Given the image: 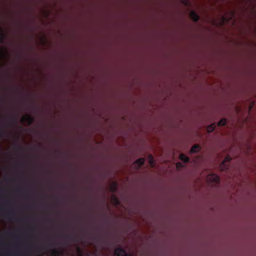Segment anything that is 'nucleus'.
<instances>
[{
    "instance_id": "nucleus-9",
    "label": "nucleus",
    "mask_w": 256,
    "mask_h": 256,
    "mask_svg": "<svg viewBox=\"0 0 256 256\" xmlns=\"http://www.w3.org/2000/svg\"><path fill=\"white\" fill-rule=\"evenodd\" d=\"M6 36L5 33L3 32V30L0 29V44H2L4 42V39L5 38Z\"/></svg>"
},
{
    "instance_id": "nucleus-14",
    "label": "nucleus",
    "mask_w": 256,
    "mask_h": 256,
    "mask_svg": "<svg viewBox=\"0 0 256 256\" xmlns=\"http://www.w3.org/2000/svg\"><path fill=\"white\" fill-rule=\"evenodd\" d=\"M112 201L114 202L116 205L118 206L120 204L119 200L114 195L112 196Z\"/></svg>"
},
{
    "instance_id": "nucleus-24",
    "label": "nucleus",
    "mask_w": 256,
    "mask_h": 256,
    "mask_svg": "<svg viewBox=\"0 0 256 256\" xmlns=\"http://www.w3.org/2000/svg\"><path fill=\"white\" fill-rule=\"evenodd\" d=\"M162 0H161V6H162ZM162 10H161V12H162Z\"/></svg>"
},
{
    "instance_id": "nucleus-25",
    "label": "nucleus",
    "mask_w": 256,
    "mask_h": 256,
    "mask_svg": "<svg viewBox=\"0 0 256 256\" xmlns=\"http://www.w3.org/2000/svg\"><path fill=\"white\" fill-rule=\"evenodd\" d=\"M252 109V106L250 107V110Z\"/></svg>"
},
{
    "instance_id": "nucleus-22",
    "label": "nucleus",
    "mask_w": 256,
    "mask_h": 256,
    "mask_svg": "<svg viewBox=\"0 0 256 256\" xmlns=\"http://www.w3.org/2000/svg\"><path fill=\"white\" fill-rule=\"evenodd\" d=\"M8 234H10V235H13L14 234V233L13 232H10L8 233Z\"/></svg>"
},
{
    "instance_id": "nucleus-21",
    "label": "nucleus",
    "mask_w": 256,
    "mask_h": 256,
    "mask_svg": "<svg viewBox=\"0 0 256 256\" xmlns=\"http://www.w3.org/2000/svg\"><path fill=\"white\" fill-rule=\"evenodd\" d=\"M54 253L56 254H58V252L56 250H54Z\"/></svg>"
},
{
    "instance_id": "nucleus-6",
    "label": "nucleus",
    "mask_w": 256,
    "mask_h": 256,
    "mask_svg": "<svg viewBox=\"0 0 256 256\" xmlns=\"http://www.w3.org/2000/svg\"><path fill=\"white\" fill-rule=\"evenodd\" d=\"M190 16L194 22H197L200 19V16L194 10L190 11Z\"/></svg>"
},
{
    "instance_id": "nucleus-7",
    "label": "nucleus",
    "mask_w": 256,
    "mask_h": 256,
    "mask_svg": "<svg viewBox=\"0 0 256 256\" xmlns=\"http://www.w3.org/2000/svg\"><path fill=\"white\" fill-rule=\"evenodd\" d=\"M200 150V146L198 144H194L190 148V153H196Z\"/></svg>"
},
{
    "instance_id": "nucleus-3",
    "label": "nucleus",
    "mask_w": 256,
    "mask_h": 256,
    "mask_svg": "<svg viewBox=\"0 0 256 256\" xmlns=\"http://www.w3.org/2000/svg\"><path fill=\"white\" fill-rule=\"evenodd\" d=\"M21 120L22 122H26L28 125H30L34 122V118L32 116L26 114L22 117Z\"/></svg>"
},
{
    "instance_id": "nucleus-15",
    "label": "nucleus",
    "mask_w": 256,
    "mask_h": 256,
    "mask_svg": "<svg viewBox=\"0 0 256 256\" xmlns=\"http://www.w3.org/2000/svg\"><path fill=\"white\" fill-rule=\"evenodd\" d=\"M176 166L178 168H180L183 166V164L180 162H178L176 163Z\"/></svg>"
},
{
    "instance_id": "nucleus-8",
    "label": "nucleus",
    "mask_w": 256,
    "mask_h": 256,
    "mask_svg": "<svg viewBox=\"0 0 256 256\" xmlns=\"http://www.w3.org/2000/svg\"><path fill=\"white\" fill-rule=\"evenodd\" d=\"M179 158L185 162H188L190 160V158L184 154H180L179 156Z\"/></svg>"
},
{
    "instance_id": "nucleus-4",
    "label": "nucleus",
    "mask_w": 256,
    "mask_h": 256,
    "mask_svg": "<svg viewBox=\"0 0 256 256\" xmlns=\"http://www.w3.org/2000/svg\"><path fill=\"white\" fill-rule=\"evenodd\" d=\"M208 180L212 182L215 184H218L220 182V178L216 174H211L208 176Z\"/></svg>"
},
{
    "instance_id": "nucleus-17",
    "label": "nucleus",
    "mask_w": 256,
    "mask_h": 256,
    "mask_svg": "<svg viewBox=\"0 0 256 256\" xmlns=\"http://www.w3.org/2000/svg\"><path fill=\"white\" fill-rule=\"evenodd\" d=\"M0 132L1 136H5L6 133V132L4 130H1Z\"/></svg>"
},
{
    "instance_id": "nucleus-18",
    "label": "nucleus",
    "mask_w": 256,
    "mask_h": 256,
    "mask_svg": "<svg viewBox=\"0 0 256 256\" xmlns=\"http://www.w3.org/2000/svg\"><path fill=\"white\" fill-rule=\"evenodd\" d=\"M70 238V239L72 240H74L76 238V236H68Z\"/></svg>"
},
{
    "instance_id": "nucleus-23",
    "label": "nucleus",
    "mask_w": 256,
    "mask_h": 256,
    "mask_svg": "<svg viewBox=\"0 0 256 256\" xmlns=\"http://www.w3.org/2000/svg\"><path fill=\"white\" fill-rule=\"evenodd\" d=\"M222 18V19H223V20H224V21L227 20H226V18H224V16H223Z\"/></svg>"
},
{
    "instance_id": "nucleus-20",
    "label": "nucleus",
    "mask_w": 256,
    "mask_h": 256,
    "mask_svg": "<svg viewBox=\"0 0 256 256\" xmlns=\"http://www.w3.org/2000/svg\"><path fill=\"white\" fill-rule=\"evenodd\" d=\"M182 2L186 5H188V2L187 0H182Z\"/></svg>"
},
{
    "instance_id": "nucleus-19",
    "label": "nucleus",
    "mask_w": 256,
    "mask_h": 256,
    "mask_svg": "<svg viewBox=\"0 0 256 256\" xmlns=\"http://www.w3.org/2000/svg\"><path fill=\"white\" fill-rule=\"evenodd\" d=\"M12 121L14 122V123H16V121H17V118H12Z\"/></svg>"
},
{
    "instance_id": "nucleus-11",
    "label": "nucleus",
    "mask_w": 256,
    "mask_h": 256,
    "mask_svg": "<svg viewBox=\"0 0 256 256\" xmlns=\"http://www.w3.org/2000/svg\"><path fill=\"white\" fill-rule=\"evenodd\" d=\"M117 183L116 182H113L110 186V190L112 192H114L117 190Z\"/></svg>"
},
{
    "instance_id": "nucleus-13",
    "label": "nucleus",
    "mask_w": 256,
    "mask_h": 256,
    "mask_svg": "<svg viewBox=\"0 0 256 256\" xmlns=\"http://www.w3.org/2000/svg\"><path fill=\"white\" fill-rule=\"evenodd\" d=\"M226 119L225 118H222L218 122V125L220 126H223L226 124Z\"/></svg>"
},
{
    "instance_id": "nucleus-2",
    "label": "nucleus",
    "mask_w": 256,
    "mask_h": 256,
    "mask_svg": "<svg viewBox=\"0 0 256 256\" xmlns=\"http://www.w3.org/2000/svg\"><path fill=\"white\" fill-rule=\"evenodd\" d=\"M114 252L116 256H132L126 252L124 249L122 247H118L116 248Z\"/></svg>"
},
{
    "instance_id": "nucleus-26",
    "label": "nucleus",
    "mask_w": 256,
    "mask_h": 256,
    "mask_svg": "<svg viewBox=\"0 0 256 256\" xmlns=\"http://www.w3.org/2000/svg\"><path fill=\"white\" fill-rule=\"evenodd\" d=\"M160 150H161V151L162 150V148L160 149Z\"/></svg>"
},
{
    "instance_id": "nucleus-10",
    "label": "nucleus",
    "mask_w": 256,
    "mask_h": 256,
    "mask_svg": "<svg viewBox=\"0 0 256 256\" xmlns=\"http://www.w3.org/2000/svg\"><path fill=\"white\" fill-rule=\"evenodd\" d=\"M149 164L152 167L154 166V160L152 154H150L148 156Z\"/></svg>"
},
{
    "instance_id": "nucleus-12",
    "label": "nucleus",
    "mask_w": 256,
    "mask_h": 256,
    "mask_svg": "<svg viewBox=\"0 0 256 256\" xmlns=\"http://www.w3.org/2000/svg\"><path fill=\"white\" fill-rule=\"evenodd\" d=\"M216 128V124H210L209 126H208L207 130L208 132H212Z\"/></svg>"
},
{
    "instance_id": "nucleus-5",
    "label": "nucleus",
    "mask_w": 256,
    "mask_h": 256,
    "mask_svg": "<svg viewBox=\"0 0 256 256\" xmlns=\"http://www.w3.org/2000/svg\"><path fill=\"white\" fill-rule=\"evenodd\" d=\"M144 160L145 159L143 158H140L136 160L134 162L136 168L137 170L140 169V168L144 164Z\"/></svg>"
},
{
    "instance_id": "nucleus-1",
    "label": "nucleus",
    "mask_w": 256,
    "mask_h": 256,
    "mask_svg": "<svg viewBox=\"0 0 256 256\" xmlns=\"http://www.w3.org/2000/svg\"><path fill=\"white\" fill-rule=\"evenodd\" d=\"M231 158L230 156H226L220 165V168L221 170H226L228 169L229 165L228 162L231 160Z\"/></svg>"
},
{
    "instance_id": "nucleus-16",
    "label": "nucleus",
    "mask_w": 256,
    "mask_h": 256,
    "mask_svg": "<svg viewBox=\"0 0 256 256\" xmlns=\"http://www.w3.org/2000/svg\"><path fill=\"white\" fill-rule=\"evenodd\" d=\"M6 216L8 219L12 220V214L11 212L8 213Z\"/></svg>"
}]
</instances>
